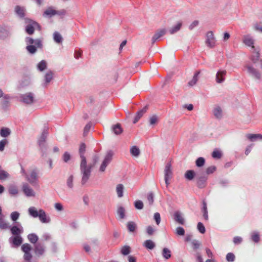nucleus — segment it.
I'll list each match as a JSON object with an SVG mask.
<instances>
[{"label":"nucleus","instance_id":"obj_1","mask_svg":"<svg viewBox=\"0 0 262 262\" xmlns=\"http://www.w3.org/2000/svg\"><path fill=\"white\" fill-rule=\"evenodd\" d=\"M86 145L84 143H81L79 148V153L81 158L80 162V171L81 174H83V181L88 178L90 173V168L88 169L86 166V159L84 154L85 151Z\"/></svg>","mask_w":262,"mask_h":262},{"label":"nucleus","instance_id":"obj_2","mask_svg":"<svg viewBox=\"0 0 262 262\" xmlns=\"http://www.w3.org/2000/svg\"><path fill=\"white\" fill-rule=\"evenodd\" d=\"M28 212L30 216L34 218L38 217L40 221L42 223H49L51 221L49 216H48L43 209L37 210L35 207H30L28 209Z\"/></svg>","mask_w":262,"mask_h":262},{"label":"nucleus","instance_id":"obj_3","mask_svg":"<svg viewBox=\"0 0 262 262\" xmlns=\"http://www.w3.org/2000/svg\"><path fill=\"white\" fill-rule=\"evenodd\" d=\"M26 42L28 46L26 50L30 54H34L37 51V48L42 47L41 40L40 39H33L32 38L27 37L26 38Z\"/></svg>","mask_w":262,"mask_h":262},{"label":"nucleus","instance_id":"obj_4","mask_svg":"<svg viewBox=\"0 0 262 262\" xmlns=\"http://www.w3.org/2000/svg\"><path fill=\"white\" fill-rule=\"evenodd\" d=\"M48 127H44L41 135L38 140V145L42 153V156L46 153L47 148L46 141L48 135Z\"/></svg>","mask_w":262,"mask_h":262},{"label":"nucleus","instance_id":"obj_5","mask_svg":"<svg viewBox=\"0 0 262 262\" xmlns=\"http://www.w3.org/2000/svg\"><path fill=\"white\" fill-rule=\"evenodd\" d=\"M26 23L28 24L25 27V31L29 35L33 34L35 29L39 31L41 30V27L39 24L34 20L28 19L26 20Z\"/></svg>","mask_w":262,"mask_h":262},{"label":"nucleus","instance_id":"obj_6","mask_svg":"<svg viewBox=\"0 0 262 262\" xmlns=\"http://www.w3.org/2000/svg\"><path fill=\"white\" fill-rule=\"evenodd\" d=\"M172 171L171 168V164L170 162H168L166 164L164 168V181L167 188L168 187L170 184L169 180L172 178Z\"/></svg>","mask_w":262,"mask_h":262},{"label":"nucleus","instance_id":"obj_7","mask_svg":"<svg viewBox=\"0 0 262 262\" xmlns=\"http://www.w3.org/2000/svg\"><path fill=\"white\" fill-rule=\"evenodd\" d=\"M113 155L114 152L112 150H110L107 151L104 159L99 168L100 171L104 172L105 170L106 167L112 161Z\"/></svg>","mask_w":262,"mask_h":262},{"label":"nucleus","instance_id":"obj_8","mask_svg":"<svg viewBox=\"0 0 262 262\" xmlns=\"http://www.w3.org/2000/svg\"><path fill=\"white\" fill-rule=\"evenodd\" d=\"M21 249L24 253L23 256L24 260H31L33 257L31 253V246L27 243L24 244L21 246Z\"/></svg>","mask_w":262,"mask_h":262},{"label":"nucleus","instance_id":"obj_9","mask_svg":"<svg viewBox=\"0 0 262 262\" xmlns=\"http://www.w3.org/2000/svg\"><path fill=\"white\" fill-rule=\"evenodd\" d=\"M33 251L35 256L39 257L45 254L46 247L43 244L40 242L37 243L34 245Z\"/></svg>","mask_w":262,"mask_h":262},{"label":"nucleus","instance_id":"obj_10","mask_svg":"<svg viewBox=\"0 0 262 262\" xmlns=\"http://www.w3.org/2000/svg\"><path fill=\"white\" fill-rule=\"evenodd\" d=\"M205 42L207 47L210 48H213L215 47L216 40L212 31H210L207 33Z\"/></svg>","mask_w":262,"mask_h":262},{"label":"nucleus","instance_id":"obj_11","mask_svg":"<svg viewBox=\"0 0 262 262\" xmlns=\"http://www.w3.org/2000/svg\"><path fill=\"white\" fill-rule=\"evenodd\" d=\"M98 160H99V157L96 154L93 156V163L89 164L88 165L86 164L87 168L89 169V168H90V173L88 176V178L85 179V180L84 181H83V174H82V179H81V185H84L88 182V181L89 180V179L90 177L92 169L94 167V166L95 165L96 163L98 162Z\"/></svg>","mask_w":262,"mask_h":262},{"label":"nucleus","instance_id":"obj_12","mask_svg":"<svg viewBox=\"0 0 262 262\" xmlns=\"http://www.w3.org/2000/svg\"><path fill=\"white\" fill-rule=\"evenodd\" d=\"M207 177L204 173H198L196 177V184L199 188H203L206 186Z\"/></svg>","mask_w":262,"mask_h":262},{"label":"nucleus","instance_id":"obj_13","mask_svg":"<svg viewBox=\"0 0 262 262\" xmlns=\"http://www.w3.org/2000/svg\"><path fill=\"white\" fill-rule=\"evenodd\" d=\"M20 97L22 102L26 104H31L34 101V94L31 92L23 94Z\"/></svg>","mask_w":262,"mask_h":262},{"label":"nucleus","instance_id":"obj_14","mask_svg":"<svg viewBox=\"0 0 262 262\" xmlns=\"http://www.w3.org/2000/svg\"><path fill=\"white\" fill-rule=\"evenodd\" d=\"M167 30L165 28H162L157 30L151 38V44L154 45L157 40L166 34Z\"/></svg>","mask_w":262,"mask_h":262},{"label":"nucleus","instance_id":"obj_15","mask_svg":"<svg viewBox=\"0 0 262 262\" xmlns=\"http://www.w3.org/2000/svg\"><path fill=\"white\" fill-rule=\"evenodd\" d=\"M173 220L179 224L184 225L185 223L184 218L182 215V213L179 211H175L172 215Z\"/></svg>","mask_w":262,"mask_h":262},{"label":"nucleus","instance_id":"obj_16","mask_svg":"<svg viewBox=\"0 0 262 262\" xmlns=\"http://www.w3.org/2000/svg\"><path fill=\"white\" fill-rule=\"evenodd\" d=\"M37 179V173L36 170H32L29 175H26V179L33 185L36 183Z\"/></svg>","mask_w":262,"mask_h":262},{"label":"nucleus","instance_id":"obj_17","mask_svg":"<svg viewBox=\"0 0 262 262\" xmlns=\"http://www.w3.org/2000/svg\"><path fill=\"white\" fill-rule=\"evenodd\" d=\"M12 98V97L9 94L5 95L4 97L2 98L1 105L4 110H7L10 106V100Z\"/></svg>","mask_w":262,"mask_h":262},{"label":"nucleus","instance_id":"obj_18","mask_svg":"<svg viewBox=\"0 0 262 262\" xmlns=\"http://www.w3.org/2000/svg\"><path fill=\"white\" fill-rule=\"evenodd\" d=\"M10 35V28L6 26H0V39H4Z\"/></svg>","mask_w":262,"mask_h":262},{"label":"nucleus","instance_id":"obj_19","mask_svg":"<svg viewBox=\"0 0 262 262\" xmlns=\"http://www.w3.org/2000/svg\"><path fill=\"white\" fill-rule=\"evenodd\" d=\"M248 71V72L252 76H254L255 78L259 79L260 78V74L259 72L252 66L247 65L245 67Z\"/></svg>","mask_w":262,"mask_h":262},{"label":"nucleus","instance_id":"obj_20","mask_svg":"<svg viewBox=\"0 0 262 262\" xmlns=\"http://www.w3.org/2000/svg\"><path fill=\"white\" fill-rule=\"evenodd\" d=\"M23 191L27 196H34L35 192L33 190L27 183L23 184Z\"/></svg>","mask_w":262,"mask_h":262},{"label":"nucleus","instance_id":"obj_21","mask_svg":"<svg viewBox=\"0 0 262 262\" xmlns=\"http://www.w3.org/2000/svg\"><path fill=\"white\" fill-rule=\"evenodd\" d=\"M226 73V70H219L216 74V82L218 83L223 82L225 80V76Z\"/></svg>","mask_w":262,"mask_h":262},{"label":"nucleus","instance_id":"obj_22","mask_svg":"<svg viewBox=\"0 0 262 262\" xmlns=\"http://www.w3.org/2000/svg\"><path fill=\"white\" fill-rule=\"evenodd\" d=\"M9 242L16 247L19 246L23 243V238L19 236H11L9 238Z\"/></svg>","mask_w":262,"mask_h":262},{"label":"nucleus","instance_id":"obj_23","mask_svg":"<svg viewBox=\"0 0 262 262\" xmlns=\"http://www.w3.org/2000/svg\"><path fill=\"white\" fill-rule=\"evenodd\" d=\"M243 42L246 45L249 47H251L252 50H255V48L253 46L254 39L250 35H247L244 36L243 38Z\"/></svg>","mask_w":262,"mask_h":262},{"label":"nucleus","instance_id":"obj_24","mask_svg":"<svg viewBox=\"0 0 262 262\" xmlns=\"http://www.w3.org/2000/svg\"><path fill=\"white\" fill-rule=\"evenodd\" d=\"M54 73L52 71H48L45 76V82L43 84V86L46 88L49 83L53 79Z\"/></svg>","mask_w":262,"mask_h":262},{"label":"nucleus","instance_id":"obj_25","mask_svg":"<svg viewBox=\"0 0 262 262\" xmlns=\"http://www.w3.org/2000/svg\"><path fill=\"white\" fill-rule=\"evenodd\" d=\"M147 110V107L145 106L144 108H143L142 110L138 111L136 116L135 117L134 120L133 121V123L135 124L143 116V114L146 113Z\"/></svg>","mask_w":262,"mask_h":262},{"label":"nucleus","instance_id":"obj_26","mask_svg":"<svg viewBox=\"0 0 262 262\" xmlns=\"http://www.w3.org/2000/svg\"><path fill=\"white\" fill-rule=\"evenodd\" d=\"M11 133V129L8 127H3L0 129V135L3 138L8 137Z\"/></svg>","mask_w":262,"mask_h":262},{"label":"nucleus","instance_id":"obj_27","mask_svg":"<svg viewBox=\"0 0 262 262\" xmlns=\"http://www.w3.org/2000/svg\"><path fill=\"white\" fill-rule=\"evenodd\" d=\"M12 234L15 236H19L23 232V228H19L16 226H13L10 229Z\"/></svg>","mask_w":262,"mask_h":262},{"label":"nucleus","instance_id":"obj_28","mask_svg":"<svg viewBox=\"0 0 262 262\" xmlns=\"http://www.w3.org/2000/svg\"><path fill=\"white\" fill-rule=\"evenodd\" d=\"M143 246L147 249L152 250L156 247V244L152 241L147 239L144 242Z\"/></svg>","mask_w":262,"mask_h":262},{"label":"nucleus","instance_id":"obj_29","mask_svg":"<svg viewBox=\"0 0 262 262\" xmlns=\"http://www.w3.org/2000/svg\"><path fill=\"white\" fill-rule=\"evenodd\" d=\"M213 114L214 117L217 119H221L222 117V111L220 106H216L213 110Z\"/></svg>","mask_w":262,"mask_h":262},{"label":"nucleus","instance_id":"obj_30","mask_svg":"<svg viewBox=\"0 0 262 262\" xmlns=\"http://www.w3.org/2000/svg\"><path fill=\"white\" fill-rule=\"evenodd\" d=\"M200 74V71H198L195 72V73H194V74L193 76L192 80H191L188 83V84L189 86H192L196 83V82L198 80V77H199V75Z\"/></svg>","mask_w":262,"mask_h":262},{"label":"nucleus","instance_id":"obj_31","mask_svg":"<svg viewBox=\"0 0 262 262\" xmlns=\"http://www.w3.org/2000/svg\"><path fill=\"white\" fill-rule=\"evenodd\" d=\"M246 137L251 141H254L258 139H262V135L260 134H249L246 135Z\"/></svg>","mask_w":262,"mask_h":262},{"label":"nucleus","instance_id":"obj_32","mask_svg":"<svg viewBox=\"0 0 262 262\" xmlns=\"http://www.w3.org/2000/svg\"><path fill=\"white\" fill-rule=\"evenodd\" d=\"M203 207L202 208V211L203 213V217L206 221L208 220V215L207 211V203L205 200L202 201Z\"/></svg>","mask_w":262,"mask_h":262},{"label":"nucleus","instance_id":"obj_33","mask_svg":"<svg viewBox=\"0 0 262 262\" xmlns=\"http://www.w3.org/2000/svg\"><path fill=\"white\" fill-rule=\"evenodd\" d=\"M58 13V11L54 10L52 8H48L44 12L43 15L47 16L50 17L55 15V14Z\"/></svg>","mask_w":262,"mask_h":262},{"label":"nucleus","instance_id":"obj_34","mask_svg":"<svg viewBox=\"0 0 262 262\" xmlns=\"http://www.w3.org/2000/svg\"><path fill=\"white\" fill-rule=\"evenodd\" d=\"M112 129L114 134L116 135H120L123 132V129L121 127L120 124L119 123L112 126Z\"/></svg>","mask_w":262,"mask_h":262},{"label":"nucleus","instance_id":"obj_35","mask_svg":"<svg viewBox=\"0 0 262 262\" xmlns=\"http://www.w3.org/2000/svg\"><path fill=\"white\" fill-rule=\"evenodd\" d=\"M15 12L19 17H24L25 9L23 7H21L19 6H16L15 8Z\"/></svg>","mask_w":262,"mask_h":262},{"label":"nucleus","instance_id":"obj_36","mask_svg":"<svg viewBox=\"0 0 262 262\" xmlns=\"http://www.w3.org/2000/svg\"><path fill=\"white\" fill-rule=\"evenodd\" d=\"M253 55L251 56V59L253 62H256L259 58V50H257L255 48V50H253Z\"/></svg>","mask_w":262,"mask_h":262},{"label":"nucleus","instance_id":"obj_37","mask_svg":"<svg viewBox=\"0 0 262 262\" xmlns=\"http://www.w3.org/2000/svg\"><path fill=\"white\" fill-rule=\"evenodd\" d=\"M182 26V24L181 22H179L177 24V25L173 27H172L169 30V32L170 34H173L178 31H179Z\"/></svg>","mask_w":262,"mask_h":262},{"label":"nucleus","instance_id":"obj_38","mask_svg":"<svg viewBox=\"0 0 262 262\" xmlns=\"http://www.w3.org/2000/svg\"><path fill=\"white\" fill-rule=\"evenodd\" d=\"M195 175V173L193 170H188L185 173V178L187 180L191 181L194 178Z\"/></svg>","mask_w":262,"mask_h":262},{"label":"nucleus","instance_id":"obj_39","mask_svg":"<svg viewBox=\"0 0 262 262\" xmlns=\"http://www.w3.org/2000/svg\"><path fill=\"white\" fill-rule=\"evenodd\" d=\"M124 186L123 184H119L117 185L116 191L117 195L119 198H121L123 196Z\"/></svg>","mask_w":262,"mask_h":262},{"label":"nucleus","instance_id":"obj_40","mask_svg":"<svg viewBox=\"0 0 262 262\" xmlns=\"http://www.w3.org/2000/svg\"><path fill=\"white\" fill-rule=\"evenodd\" d=\"M127 228L129 232H133L137 229V225L135 222L129 221L127 224Z\"/></svg>","mask_w":262,"mask_h":262},{"label":"nucleus","instance_id":"obj_41","mask_svg":"<svg viewBox=\"0 0 262 262\" xmlns=\"http://www.w3.org/2000/svg\"><path fill=\"white\" fill-rule=\"evenodd\" d=\"M37 67L39 71H44L47 67V62L44 60H41L37 64Z\"/></svg>","mask_w":262,"mask_h":262},{"label":"nucleus","instance_id":"obj_42","mask_svg":"<svg viewBox=\"0 0 262 262\" xmlns=\"http://www.w3.org/2000/svg\"><path fill=\"white\" fill-rule=\"evenodd\" d=\"M28 238L30 243L34 244V245L37 243L38 239V236L34 233L29 234L28 235Z\"/></svg>","mask_w":262,"mask_h":262},{"label":"nucleus","instance_id":"obj_43","mask_svg":"<svg viewBox=\"0 0 262 262\" xmlns=\"http://www.w3.org/2000/svg\"><path fill=\"white\" fill-rule=\"evenodd\" d=\"M131 251L130 247L129 246H124L121 249V253L123 255H127L130 253Z\"/></svg>","mask_w":262,"mask_h":262},{"label":"nucleus","instance_id":"obj_44","mask_svg":"<svg viewBox=\"0 0 262 262\" xmlns=\"http://www.w3.org/2000/svg\"><path fill=\"white\" fill-rule=\"evenodd\" d=\"M162 256L166 259L169 258L171 257L170 250L167 248H164L162 250Z\"/></svg>","mask_w":262,"mask_h":262},{"label":"nucleus","instance_id":"obj_45","mask_svg":"<svg viewBox=\"0 0 262 262\" xmlns=\"http://www.w3.org/2000/svg\"><path fill=\"white\" fill-rule=\"evenodd\" d=\"M9 177V174L6 171L2 169L0 166V180H4L8 179Z\"/></svg>","mask_w":262,"mask_h":262},{"label":"nucleus","instance_id":"obj_46","mask_svg":"<svg viewBox=\"0 0 262 262\" xmlns=\"http://www.w3.org/2000/svg\"><path fill=\"white\" fill-rule=\"evenodd\" d=\"M130 153L132 156L138 157L140 155V150L136 146H133L130 149Z\"/></svg>","mask_w":262,"mask_h":262},{"label":"nucleus","instance_id":"obj_47","mask_svg":"<svg viewBox=\"0 0 262 262\" xmlns=\"http://www.w3.org/2000/svg\"><path fill=\"white\" fill-rule=\"evenodd\" d=\"M205 159L203 157L198 158L195 161L196 166L198 167H201L203 166L205 164Z\"/></svg>","mask_w":262,"mask_h":262},{"label":"nucleus","instance_id":"obj_48","mask_svg":"<svg viewBox=\"0 0 262 262\" xmlns=\"http://www.w3.org/2000/svg\"><path fill=\"white\" fill-rule=\"evenodd\" d=\"M54 40L57 43H60L62 41L61 35L58 32H55L54 33Z\"/></svg>","mask_w":262,"mask_h":262},{"label":"nucleus","instance_id":"obj_49","mask_svg":"<svg viewBox=\"0 0 262 262\" xmlns=\"http://www.w3.org/2000/svg\"><path fill=\"white\" fill-rule=\"evenodd\" d=\"M8 190L9 193L12 195H16L18 192L17 187L14 185L10 186Z\"/></svg>","mask_w":262,"mask_h":262},{"label":"nucleus","instance_id":"obj_50","mask_svg":"<svg viewBox=\"0 0 262 262\" xmlns=\"http://www.w3.org/2000/svg\"><path fill=\"white\" fill-rule=\"evenodd\" d=\"M117 213L119 215L121 219H123L125 217V209L123 207H119L117 210Z\"/></svg>","mask_w":262,"mask_h":262},{"label":"nucleus","instance_id":"obj_51","mask_svg":"<svg viewBox=\"0 0 262 262\" xmlns=\"http://www.w3.org/2000/svg\"><path fill=\"white\" fill-rule=\"evenodd\" d=\"M251 239L255 243H258L260 239L258 233L257 232H253L251 235Z\"/></svg>","mask_w":262,"mask_h":262},{"label":"nucleus","instance_id":"obj_52","mask_svg":"<svg viewBox=\"0 0 262 262\" xmlns=\"http://www.w3.org/2000/svg\"><path fill=\"white\" fill-rule=\"evenodd\" d=\"M73 176L71 175L67 180V185L68 187L70 189H72L73 188Z\"/></svg>","mask_w":262,"mask_h":262},{"label":"nucleus","instance_id":"obj_53","mask_svg":"<svg viewBox=\"0 0 262 262\" xmlns=\"http://www.w3.org/2000/svg\"><path fill=\"white\" fill-rule=\"evenodd\" d=\"M226 259L228 262H233L235 260V256L233 253L230 252L226 255Z\"/></svg>","mask_w":262,"mask_h":262},{"label":"nucleus","instance_id":"obj_54","mask_svg":"<svg viewBox=\"0 0 262 262\" xmlns=\"http://www.w3.org/2000/svg\"><path fill=\"white\" fill-rule=\"evenodd\" d=\"M147 199L150 205L153 204L154 202V194L153 192H150L147 194Z\"/></svg>","mask_w":262,"mask_h":262},{"label":"nucleus","instance_id":"obj_55","mask_svg":"<svg viewBox=\"0 0 262 262\" xmlns=\"http://www.w3.org/2000/svg\"><path fill=\"white\" fill-rule=\"evenodd\" d=\"M222 154L221 151L215 149L212 153V157L214 159H220Z\"/></svg>","mask_w":262,"mask_h":262},{"label":"nucleus","instance_id":"obj_56","mask_svg":"<svg viewBox=\"0 0 262 262\" xmlns=\"http://www.w3.org/2000/svg\"><path fill=\"white\" fill-rule=\"evenodd\" d=\"M8 143V141L6 139H2L0 141V151L4 150L5 146Z\"/></svg>","mask_w":262,"mask_h":262},{"label":"nucleus","instance_id":"obj_57","mask_svg":"<svg viewBox=\"0 0 262 262\" xmlns=\"http://www.w3.org/2000/svg\"><path fill=\"white\" fill-rule=\"evenodd\" d=\"M134 204L135 208L137 209H142L144 206L142 201L140 200L135 201Z\"/></svg>","mask_w":262,"mask_h":262},{"label":"nucleus","instance_id":"obj_58","mask_svg":"<svg viewBox=\"0 0 262 262\" xmlns=\"http://www.w3.org/2000/svg\"><path fill=\"white\" fill-rule=\"evenodd\" d=\"M197 228L200 233L203 234L205 232V228L201 222H199L198 223Z\"/></svg>","mask_w":262,"mask_h":262},{"label":"nucleus","instance_id":"obj_59","mask_svg":"<svg viewBox=\"0 0 262 262\" xmlns=\"http://www.w3.org/2000/svg\"><path fill=\"white\" fill-rule=\"evenodd\" d=\"M176 234L178 235L183 236L185 234V230L183 227H178L176 228Z\"/></svg>","mask_w":262,"mask_h":262},{"label":"nucleus","instance_id":"obj_60","mask_svg":"<svg viewBox=\"0 0 262 262\" xmlns=\"http://www.w3.org/2000/svg\"><path fill=\"white\" fill-rule=\"evenodd\" d=\"M19 216V213L17 211H14L11 214V219L13 221H16Z\"/></svg>","mask_w":262,"mask_h":262},{"label":"nucleus","instance_id":"obj_61","mask_svg":"<svg viewBox=\"0 0 262 262\" xmlns=\"http://www.w3.org/2000/svg\"><path fill=\"white\" fill-rule=\"evenodd\" d=\"M215 170L216 167L215 166H211L208 167L206 169V172L207 174H210L213 173L215 171Z\"/></svg>","mask_w":262,"mask_h":262},{"label":"nucleus","instance_id":"obj_62","mask_svg":"<svg viewBox=\"0 0 262 262\" xmlns=\"http://www.w3.org/2000/svg\"><path fill=\"white\" fill-rule=\"evenodd\" d=\"M71 159V156L70 154L66 151L64 153L63 155V160L64 162L67 163Z\"/></svg>","mask_w":262,"mask_h":262},{"label":"nucleus","instance_id":"obj_63","mask_svg":"<svg viewBox=\"0 0 262 262\" xmlns=\"http://www.w3.org/2000/svg\"><path fill=\"white\" fill-rule=\"evenodd\" d=\"M154 219L156 221L157 225H159L161 222V217L159 213L156 212L154 214Z\"/></svg>","mask_w":262,"mask_h":262},{"label":"nucleus","instance_id":"obj_64","mask_svg":"<svg viewBox=\"0 0 262 262\" xmlns=\"http://www.w3.org/2000/svg\"><path fill=\"white\" fill-rule=\"evenodd\" d=\"M158 120V117L156 115L152 116L149 119V123L150 125L155 124Z\"/></svg>","mask_w":262,"mask_h":262}]
</instances>
